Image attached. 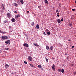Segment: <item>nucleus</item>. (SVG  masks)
Returning <instances> with one entry per match:
<instances>
[{"label": "nucleus", "mask_w": 76, "mask_h": 76, "mask_svg": "<svg viewBox=\"0 0 76 76\" xmlns=\"http://www.w3.org/2000/svg\"><path fill=\"white\" fill-rule=\"evenodd\" d=\"M46 48L47 50H49V47L48 46H46Z\"/></svg>", "instance_id": "nucleus-22"}, {"label": "nucleus", "mask_w": 76, "mask_h": 76, "mask_svg": "<svg viewBox=\"0 0 76 76\" xmlns=\"http://www.w3.org/2000/svg\"><path fill=\"white\" fill-rule=\"evenodd\" d=\"M72 10L73 12H74L75 10V9H72Z\"/></svg>", "instance_id": "nucleus-34"}, {"label": "nucleus", "mask_w": 76, "mask_h": 76, "mask_svg": "<svg viewBox=\"0 0 76 76\" xmlns=\"http://www.w3.org/2000/svg\"><path fill=\"white\" fill-rule=\"evenodd\" d=\"M20 15H15V19H18V18H20Z\"/></svg>", "instance_id": "nucleus-2"}, {"label": "nucleus", "mask_w": 76, "mask_h": 76, "mask_svg": "<svg viewBox=\"0 0 76 76\" xmlns=\"http://www.w3.org/2000/svg\"><path fill=\"white\" fill-rule=\"evenodd\" d=\"M64 69H61V72L62 73H64Z\"/></svg>", "instance_id": "nucleus-18"}, {"label": "nucleus", "mask_w": 76, "mask_h": 76, "mask_svg": "<svg viewBox=\"0 0 76 76\" xmlns=\"http://www.w3.org/2000/svg\"><path fill=\"white\" fill-rule=\"evenodd\" d=\"M24 46L26 47H29V45L27 43H25L24 44Z\"/></svg>", "instance_id": "nucleus-7"}, {"label": "nucleus", "mask_w": 76, "mask_h": 76, "mask_svg": "<svg viewBox=\"0 0 76 76\" xmlns=\"http://www.w3.org/2000/svg\"><path fill=\"white\" fill-rule=\"evenodd\" d=\"M15 6L16 7H18V5L17 4L15 3Z\"/></svg>", "instance_id": "nucleus-19"}, {"label": "nucleus", "mask_w": 76, "mask_h": 76, "mask_svg": "<svg viewBox=\"0 0 76 76\" xmlns=\"http://www.w3.org/2000/svg\"><path fill=\"white\" fill-rule=\"evenodd\" d=\"M28 60H29V61H32V57H31V56H29V57H28Z\"/></svg>", "instance_id": "nucleus-5"}, {"label": "nucleus", "mask_w": 76, "mask_h": 76, "mask_svg": "<svg viewBox=\"0 0 76 76\" xmlns=\"http://www.w3.org/2000/svg\"><path fill=\"white\" fill-rule=\"evenodd\" d=\"M7 16L8 18H10V13H8L7 14Z\"/></svg>", "instance_id": "nucleus-10"}, {"label": "nucleus", "mask_w": 76, "mask_h": 76, "mask_svg": "<svg viewBox=\"0 0 76 76\" xmlns=\"http://www.w3.org/2000/svg\"><path fill=\"white\" fill-rule=\"evenodd\" d=\"M53 58V60H54L55 59V58Z\"/></svg>", "instance_id": "nucleus-43"}, {"label": "nucleus", "mask_w": 76, "mask_h": 76, "mask_svg": "<svg viewBox=\"0 0 76 76\" xmlns=\"http://www.w3.org/2000/svg\"><path fill=\"white\" fill-rule=\"evenodd\" d=\"M1 38L4 40L6 39H8V37L6 36H2L1 37Z\"/></svg>", "instance_id": "nucleus-1"}, {"label": "nucleus", "mask_w": 76, "mask_h": 76, "mask_svg": "<svg viewBox=\"0 0 76 76\" xmlns=\"http://www.w3.org/2000/svg\"><path fill=\"white\" fill-rule=\"evenodd\" d=\"M5 66V67L6 68H8V67H9V66L7 64H6Z\"/></svg>", "instance_id": "nucleus-9"}, {"label": "nucleus", "mask_w": 76, "mask_h": 76, "mask_svg": "<svg viewBox=\"0 0 76 76\" xmlns=\"http://www.w3.org/2000/svg\"><path fill=\"white\" fill-rule=\"evenodd\" d=\"M12 75H13V73H12Z\"/></svg>", "instance_id": "nucleus-48"}, {"label": "nucleus", "mask_w": 76, "mask_h": 76, "mask_svg": "<svg viewBox=\"0 0 76 76\" xmlns=\"http://www.w3.org/2000/svg\"><path fill=\"white\" fill-rule=\"evenodd\" d=\"M56 12V13H58V10H57Z\"/></svg>", "instance_id": "nucleus-31"}, {"label": "nucleus", "mask_w": 76, "mask_h": 76, "mask_svg": "<svg viewBox=\"0 0 76 76\" xmlns=\"http://www.w3.org/2000/svg\"><path fill=\"white\" fill-rule=\"evenodd\" d=\"M15 18H13L11 19V21H12L13 22H15Z\"/></svg>", "instance_id": "nucleus-12"}, {"label": "nucleus", "mask_w": 76, "mask_h": 76, "mask_svg": "<svg viewBox=\"0 0 76 76\" xmlns=\"http://www.w3.org/2000/svg\"><path fill=\"white\" fill-rule=\"evenodd\" d=\"M7 33V32H6L2 31V34H6V33Z\"/></svg>", "instance_id": "nucleus-26"}, {"label": "nucleus", "mask_w": 76, "mask_h": 76, "mask_svg": "<svg viewBox=\"0 0 76 76\" xmlns=\"http://www.w3.org/2000/svg\"><path fill=\"white\" fill-rule=\"evenodd\" d=\"M9 49V48H7V49H5V50H8Z\"/></svg>", "instance_id": "nucleus-38"}, {"label": "nucleus", "mask_w": 76, "mask_h": 76, "mask_svg": "<svg viewBox=\"0 0 76 76\" xmlns=\"http://www.w3.org/2000/svg\"><path fill=\"white\" fill-rule=\"evenodd\" d=\"M71 65L72 66H74V65L73 64H71Z\"/></svg>", "instance_id": "nucleus-39"}, {"label": "nucleus", "mask_w": 76, "mask_h": 76, "mask_svg": "<svg viewBox=\"0 0 76 76\" xmlns=\"http://www.w3.org/2000/svg\"><path fill=\"white\" fill-rule=\"evenodd\" d=\"M10 40H8L7 41H6L5 42V44H7L8 45H10Z\"/></svg>", "instance_id": "nucleus-3"}, {"label": "nucleus", "mask_w": 76, "mask_h": 76, "mask_svg": "<svg viewBox=\"0 0 76 76\" xmlns=\"http://www.w3.org/2000/svg\"><path fill=\"white\" fill-rule=\"evenodd\" d=\"M27 13H29V11H27Z\"/></svg>", "instance_id": "nucleus-36"}, {"label": "nucleus", "mask_w": 76, "mask_h": 76, "mask_svg": "<svg viewBox=\"0 0 76 76\" xmlns=\"http://www.w3.org/2000/svg\"><path fill=\"white\" fill-rule=\"evenodd\" d=\"M14 13H17V12H16V11H15Z\"/></svg>", "instance_id": "nucleus-40"}, {"label": "nucleus", "mask_w": 76, "mask_h": 76, "mask_svg": "<svg viewBox=\"0 0 76 76\" xmlns=\"http://www.w3.org/2000/svg\"><path fill=\"white\" fill-rule=\"evenodd\" d=\"M65 55H67V53H66Z\"/></svg>", "instance_id": "nucleus-49"}, {"label": "nucleus", "mask_w": 76, "mask_h": 76, "mask_svg": "<svg viewBox=\"0 0 76 76\" xmlns=\"http://www.w3.org/2000/svg\"><path fill=\"white\" fill-rule=\"evenodd\" d=\"M75 73H76V72L75 73Z\"/></svg>", "instance_id": "nucleus-50"}, {"label": "nucleus", "mask_w": 76, "mask_h": 76, "mask_svg": "<svg viewBox=\"0 0 76 76\" xmlns=\"http://www.w3.org/2000/svg\"><path fill=\"white\" fill-rule=\"evenodd\" d=\"M36 28H38V29H39V25H38V24H37V25Z\"/></svg>", "instance_id": "nucleus-14"}, {"label": "nucleus", "mask_w": 76, "mask_h": 76, "mask_svg": "<svg viewBox=\"0 0 76 76\" xmlns=\"http://www.w3.org/2000/svg\"><path fill=\"white\" fill-rule=\"evenodd\" d=\"M57 16H58V17H59V16H60V15H57Z\"/></svg>", "instance_id": "nucleus-44"}, {"label": "nucleus", "mask_w": 76, "mask_h": 76, "mask_svg": "<svg viewBox=\"0 0 76 76\" xmlns=\"http://www.w3.org/2000/svg\"><path fill=\"white\" fill-rule=\"evenodd\" d=\"M58 72H61V69H59L58 70Z\"/></svg>", "instance_id": "nucleus-28"}, {"label": "nucleus", "mask_w": 76, "mask_h": 76, "mask_svg": "<svg viewBox=\"0 0 76 76\" xmlns=\"http://www.w3.org/2000/svg\"><path fill=\"white\" fill-rule=\"evenodd\" d=\"M69 25L70 26L72 27V24L71 23H69Z\"/></svg>", "instance_id": "nucleus-25"}, {"label": "nucleus", "mask_w": 76, "mask_h": 76, "mask_svg": "<svg viewBox=\"0 0 76 76\" xmlns=\"http://www.w3.org/2000/svg\"><path fill=\"white\" fill-rule=\"evenodd\" d=\"M30 64V66L32 67H34V66L33 65H32V64Z\"/></svg>", "instance_id": "nucleus-27"}, {"label": "nucleus", "mask_w": 76, "mask_h": 76, "mask_svg": "<svg viewBox=\"0 0 76 76\" xmlns=\"http://www.w3.org/2000/svg\"><path fill=\"white\" fill-rule=\"evenodd\" d=\"M1 13H3V12H4V11L3 10H1Z\"/></svg>", "instance_id": "nucleus-29"}, {"label": "nucleus", "mask_w": 76, "mask_h": 76, "mask_svg": "<svg viewBox=\"0 0 76 76\" xmlns=\"http://www.w3.org/2000/svg\"><path fill=\"white\" fill-rule=\"evenodd\" d=\"M63 18H62V19H61V22H63Z\"/></svg>", "instance_id": "nucleus-33"}, {"label": "nucleus", "mask_w": 76, "mask_h": 76, "mask_svg": "<svg viewBox=\"0 0 76 76\" xmlns=\"http://www.w3.org/2000/svg\"><path fill=\"white\" fill-rule=\"evenodd\" d=\"M43 33L44 35H46V34H45V32H44V31H43Z\"/></svg>", "instance_id": "nucleus-20"}, {"label": "nucleus", "mask_w": 76, "mask_h": 76, "mask_svg": "<svg viewBox=\"0 0 76 76\" xmlns=\"http://www.w3.org/2000/svg\"><path fill=\"white\" fill-rule=\"evenodd\" d=\"M0 53H1V50H0Z\"/></svg>", "instance_id": "nucleus-46"}, {"label": "nucleus", "mask_w": 76, "mask_h": 76, "mask_svg": "<svg viewBox=\"0 0 76 76\" xmlns=\"http://www.w3.org/2000/svg\"><path fill=\"white\" fill-rule=\"evenodd\" d=\"M54 67H55V65H54V64H53V66H52V69L53 70H54V71H55V68H54Z\"/></svg>", "instance_id": "nucleus-6"}, {"label": "nucleus", "mask_w": 76, "mask_h": 76, "mask_svg": "<svg viewBox=\"0 0 76 76\" xmlns=\"http://www.w3.org/2000/svg\"><path fill=\"white\" fill-rule=\"evenodd\" d=\"M47 35H50V32H47Z\"/></svg>", "instance_id": "nucleus-24"}, {"label": "nucleus", "mask_w": 76, "mask_h": 76, "mask_svg": "<svg viewBox=\"0 0 76 76\" xmlns=\"http://www.w3.org/2000/svg\"><path fill=\"white\" fill-rule=\"evenodd\" d=\"M57 22L58 23H61V20L60 19H58L57 20Z\"/></svg>", "instance_id": "nucleus-8"}, {"label": "nucleus", "mask_w": 76, "mask_h": 76, "mask_svg": "<svg viewBox=\"0 0 76 76\" xmlns=\"http://www.w3.org/2000/svg\"><path fill=\"white\" fill-rule=\"evenodd\" d=\"M53 48V47L52 46L50 47V50H52Z\"/></svg>", "instance_id": "nucleus-21"}, {"label": "nucleus", "mask_w": 76, "mask_h": 76, "mask_svg": "<svg viewBox=\"0 0 76 76\" xmlns=\"http://www.w3.org/2000/svg\"><path fill=\"white\" fill-rule=\"evenodd\" d=\"M34 46H35V47H38V45L36 43H34Z\"/></svg>", "instance_id": "nucleus-16"}, {"label": "nucleus", "mask_w": 76, "mask_h": 76, "mask_svg": "<svg viewBox=\"0 0 76 76\" xmlns=\"http://www.w3.org/2000/svg\"><path fill=\"white\" fill-rule=\"evenodd\" d=\"M34 25H35V23H34V22H32L31 24V26H34Z\"/></svg>", "instance_id": "nucleus-13"}, {"label": "nucleus", "mask_w": 76, "mask_h": 76, "mask_svg": "<svg viewBox=\"0 0 76 76\" xmlns=\"http://www.w3.org/2000/svg\"><path fill=\"white\" fill-rule=\"evenodd\" d=\"M45 2L46 4H48V2L47 0H45Z\"/></svg>", "instance_id": "nucleus-11"}, {"label": "nucleus", "mask_w": 76, "mask_h": 76, "mask_svg": "<svg viewBox=\"0 0 76 76\" xmlns=\"http://www.w3.org/2000/svg\"><path fill=\"white\" fill-rule=\"evenodd\" d=\"M75 3H76V1H75Z\"/></svg>", "instance_id": "nucleus-47"}, {"label": "nucleus", "mask_w": 76, "mask_h": 76, "mask_svg": "<svg viewBox=\"0 0 76 76\" xmlns=\"http://www.w3.org/2000/svg\"><path fill=\"white\" fill-rule=\"evenodd\" d=\"M72 48H74V46H72Z\"/></svg>", "instance_id": "nucleus-41"}, {"label": "nucleus", "mask_w": 76, "mask_h": 76, "mask_svg": "<svg viewBox=\"0 0 76 76\" xmlns=\"http://www.w3.org/2000/svg\"><path fill=\"white\" fill-rule=\"evenodd\" d=\"M24 63H25L26 64H28V63H27V62H26V61H24Z\"/></svg>", "instance_id": "nucleus-30"}, {"label": "nucleus", "mask_w": 76, "mask_h": 76, "mask_svg": "<svg viewBox=\"0 0 76 76\" xmlns=\"http://www.w3.org/2000/svg\"><path fill=\"white\" fill-rule=\"evenodd\" d=\"M59 14V12H58V13H57V15H58Z\"/></svg>", "instance_id": "nucleus-45"}, {"label": "nucleus", "mask_w": 76, "mask_h": 76, "mask_svg": "<svg viewBox=\"0 0 76 76\" xmlns=\"http://www.w3.org/2000/svg\"><path fill=\"white\" fill-rule=\"evenodd\" d=\"M20 2L22 4H23L24 2L23 1V0H20Z\"/></svg>", "instance_id": "nucleus-15"}, {"label": "nucleus", "mask_w": 76, "mask_h": 76, "mask_svg": "<svg viewBox=\"0 0 76 76\" xmlns=\"http://www.w3.org/2000/svg\"><path fill=\"white\" fill-rule=\"evenodd\" d=\"M0 32L1 33H2L3 31H1V30H0Z\"/></svg>", "instance_id": "nucleus-37"}, {"label": "nucleus", "mask_w": 76, "mask_h": 76, "mask_svg": "<svg viewBox=\"0 0 76 76\" xmlns=\"http://www.w3.org/2000/svg\"><path fill=\"white\" fill-rule=\"evenodd\" d=\"M7 20H5L4 21V23H7Z\"/></svg>", "instance_id": "nucleus-23"}, {"label": "nucleus", "mask_w": 76, "mask_h": 76, "mask_svg": "<svg viewBox=\"0 0 76 76\" xmlns=\"http://www.w3.org/2000/svg\"><path fill=\"white\" fill-rule=\"evenodd\" d=\"M38 67L39 68H40V69H41V68H42V66L41 65H38Z\"/></svg>", "instance_id": "nucleus-17"}, {"label": "nucleus", "mask_w": 76, "mask_h": 76, "mask_svg": "<svg viewBox=\"0 0 76 76\" xmlns=\"http://www.w3.org/2000/svg\"><path fill=\"white\" fill-rule=\"evenodd\" d=\"M38 7L39 9H41V7L40 6H38Z\"/></svg>", "instance_id": "nucleus-35"}, {"label": "nucleus", "mask_w": 76, "mask_h": 76, "mask_svg": "<svg viewBox=\"0 0 76 76\" xmlns=\"http://www.w3.org/2000/svg\"><path fill=\"white\" fill-rule=\"evenodd\" d=\"M9 28H12V26H10Z\"/></svg>", "instance_id": "nucleus-42"}, {"label": "nucleus", "mask_w": 76, "mask_h": 76, "mask_svg": "<svg viewBox=\"0 0 76 76\" xmlns=\"http://www.w3.org/2000/svg\"><path fill=\"white\" fill-rule=\"evenodd\" d=\"M46 59L47 62H48V59H47V58H46Z\"/></svg>", "instance_id": "nucleus-32"}, {"label": "nucleus", "mask_w": 76, "mask_h": 76, "mask_svg": "<svg viewBox=\"0 0 76 76\" xmlns=\"http://www.w3.org/2000/svg\"><path fill=\"white\" fill-rule=\"evenodd\" d=\"M1 6V8L2 10H5V7H4V4H2Z\"/></svg>", "instance_id": "nucleus-4"}]
</instances>
